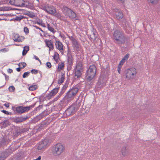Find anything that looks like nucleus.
<instances>
[{
    "instance_id": "1",
    "label": "nucleus",
    "mask_w": 160,
    "mask_h": 160,
    "mask_svg": "<svg viewBox=\"0 0 160 160\" xmlns=\"http://www.w3.org/2000/svg\"><path fill=\"white\" fill-rule=\"evenodd\" d=\"M113 38L115 40V42L118 44H124L127 39L122 32L118 30H116L114 32Z\"/></svg>"
},
{
    "instance_id": "2",
    "label": "nucleus",
    "mask_w": 160,
    "mask_h": 160,
    "mask_svg": "<svg viewBox=\"0 0 160 160\" xmlns=\"http://www.w3.org/2000/svg\"><path fill=\"white\" fill-rule=\"evenodd\" d=\"M65 146L61 143H58L52 147L51 151L52 155L55 157L61 155L65 151Z\"/></svg>"
},
{
    "instance_id": "3",
    "label": "nucleus",
    "mask_w": 160,
    "mask_h": 160,
    "mask_svg": "<svg viewBox=\"0 0 160 160\" xmlns=\"http://www.w3.org/2000/svg\"><path fill=\"white\" fill-rule=\"evenodd\" d=\"M78 91L77 88H73L70 89L67 93L64 98L65 100L68 102L72 100Z\"/></svg>"
},
{
    "instance_id": "4",
    "label": "nucleus",
    "mask_w": 160,
    "mask_h": 160,
    "mask_svg": "<svg viewBox=\"0 0 160 160\" xmlns=\"http://www.w3.org/2000/svg\"><path fill=\"white\" fill-rule=\"evenodd\" d=\"M96 72V68L94 65H90L87 72L88 79L89 80H92L95 77Z\"/></svg>"
},
{
    "instance_id": "5",
    "label": "nucleus",
    "mask_w": 160,
    "mask_h": 160,
    "mask_svg": "<svg viewBox=\"0 0 160 160\" xmlns=\"http://www.w3.org/2000/svg\"><path fill=\"white\" fill-rule=\"evenodd\" d=\"M137 73L136 69L135 68H131L126 71V77L128 79H133Z\"/></svg>"
},
{
    "instance_id": "6",
    "label": "nucleus",
    "mask_w": 160,
    "mask_h": 160,
    "mask_svg": "<svg viewBox=\"0 0 160 160\" xmlns=\"http://www.w3.org/2000/svg\"><path fill=\"white\" fill-rule=\"evenodd\" d=\"M78 107L75 104L72 105L65 111V113L66 115L69 116L73 114L77 110Z\"/></svg>"
},
{
    "instance_id": "7",
    "label": "nucleus",
    "mask_w": 160,
    "mask_h": 160,
    "mask_svg": "<svg viewBox=\"0 0 160 160\" xmlns=\"http://www.w3.org/2000/svg\"><path fill=\"white\" fill-rule=\"evenodd\" d=\"M43 10L51 15H53L56 12V9L54 7L48 5L43 7Z\"/></svg>"
},
{
    "instance_id": "8",
    "label": "nucleus",
    "mask_w": 160,
    "mask_h": 160,
    "mask_svg": "<svg viewBox=\"0 0 160 160\" xmlns=\"http://www.w3.org/2000/svg\"><path fill=\"white\" fill-rule=\"evenodd\" d=\"M49 141L47 139L43 140L39 144L37 149L38 150H43L45 149L48 145Z\"/></svg>"
},
{
    "instance_id": "9",
    "label": "nucleus",
    "mask_w": 160,
    "mask_h": 160,
    "mask_svg": "<svg viewBox=\"0 0 160 160\" xmlns=\"http://www.w3.org/2000/svg\"><path fill=\"white\" fill-rule=\"evenodd\" d=\"M11 153L10 150H7L0 153V160H4L8 157Z\"/></svg>"
},
{
    "instance_id": "10",
    "label": "nucleus",
    "mask_w": 160,
    "mask_h": 160,
    "mask_svg": "<svg viewBox=\"0 0 160 160\" xmlns=\"http://www.w3.org/2000/svg\"><path fill=\"white\" fill-rule=\"evenodd\" d=\"M24 37L20 36L17 34H14L13 36V40L15 42H22L24 40Z\"/></svg>"
},
{
    "instance_id": "11",
    "label": "nucleus",
    "mask_w": 160,
    "mask_h": 160,
    "mask_svg": "<svg viewBox=\"0 0 160 160\" xmlns=\"http://www.w3.org/2000/svg\"><path fill=\"white\" fill-rule=\"evenodd\" d=\"M30 109V107H29L19 106L16 108V111L18 113H22L26 111H28Z\"/></svg>"
},
{
    "instance_id": "12",
    "label": "nucleus",
    "mask_w": 160,
    "mask_h": 160,
    "mask_svg": "<svg viewBox=\"0 0 160 160\" xmlns=\"http://www.w3.org/2000/svg\"><path fill=\"white\" fill-rule=\"evenodd\" d=\"M71 40L73 44V46L75 48L77 51H80L81 49V46L77 40L72 37Z\"/></svg>"
},
{
    "instance_id": "13",
    "label": "nucleus",
    "mask_w": 160,
    "mask_h": 160,
    "mask_svg": "<svg viewBox=\"0 0 160 160\" xmlns=\"http://www.w3.org/2000/svg\"><path fill=\"white\" fill-rule=\"evenodd\" d=\"M15 6L23 7L25 2H27V1L24 0H15Z\"/></svg>"
},
{
    "instance_id": "14",
    "label": "nucleus",
    "mask_w": 160,
    "mask_h": 160,
    "mask_svg": "<svg viewBox=\"0 0 160 160\" xmlns=\"http://www.w3.org/2000/svg\"><path fill=\"white\" fill-rule=\"evenodd\" d=\"M115 14L116 18L118 19H120L122 18L123 15L122 12L119 9H116L115 10Z\"/></svg>"
},
{
    "instance_id": "15",
    "label": "nucleus",
    "mask_w": 160,
    "mask_h": 160,
    "mask_svg": "<svg viewBox=\"0 0 160 160\" xmlns=\"http://www.w3.org/2000/svg\"><path fill=\"white\" fill-rule=\"evenodd\" d=\"M129 148L124 146L122 147L121 150V152L122 155L123 156H127L129 154Z\"/></svg>"
},
{
    "instance_id": "16",
    "label": "nucleus",
    "mask_w": 160,
    "mask_h": 160,
    "mask_svg": "<svg viewBox=\"0 0 160 160\" xmlns=\"http://www.w3.org/2000/svg\"><path fill=\"white\" fill-rule=\"evenodd\" d=\"M56 48L60 51L63 50V46L61 42L59 41H56L55 43Z\"/></svg>"
},
{
    "instance_id": "17",
    "label": "nucleus",
    "mask_w": 160,
    "mask_h": 160,
    "mask_svg": "<svg viewBox=\"0 0 160 160\" xmlns=\"http://www.w3.org/2000/svg\"><path fill=\"white\" fill-rule=\"evenodd\" d=\"M45 42L46 43L47 46L49 48L50 50L52 49L53 48L52 42L51 40H46L45 41Z\"/></svg>"
},
{
    "instance_id": "18",
    "label": "nucleus",
    "mask_w": 160,
    "mask_h": 160,
    "mask_svg": "<svg viewBox=\"0 0 160 160\" xmlns=\"http://www.w3.org/2000/svg\"><path fill=\"white\" fill-rule=\"evenodd\" d=\"M23 7H26L32 9L33 8V5L31 3L27 1V2H25V5H24Z\"/></svg>"
},
{
    "instance_id": "19",
    "label": "nucleus",
    "mask_w": 160,
    "mask_h": 160,
    "mask_svg": "<svg viewBox=\"0 0 160 160\" xmlns=\"http://www.w3.org/2000/svg\"><path fill=\"white\" fill-rule=\"evenodd\" d=\"M67 15L69 18L72 19L75 18L76 16V13L71 10L69 12Z\"/></svg>"
},
{
    "instance_id": "20",
    "label": "nucleus",
    "mask_w": 160,
    "mask_h": 160,
    "mask_svg": "<svg viewBox=\"0 0 160 160\" xmlns=\"http://www.w3.org/2000/svg\"><path fill=\"white\" fill-rule=\"evenodd\" d=\"M58 88H55L53 89L52 90L49 94V95L50 96H53L55 95L58 92Z\"/></svg>"
},
{
    "instance_id": "21",
    "label": "nucleus",
    "mask_w": 160,
    "mask_h": 160,
    "mask_svg": "<svg viewBox=\"0 0 160 160\" xmlns=\"http://www.w3.org/2000/svg\"><path fill=\"white\" fill-rule=\"evenodd\" d=\"M91 38L94 42L97 41V39H98L97 36V33L93 32L92 34L91 35Z\"/></svg>"
},
{
    "instance_id": "22",
    "label": "nucleus",
    "mask_w": 160,
    "mask_h": 160,
    "mask_svg": "<svg viewBox=\"0 0 160 160\" xmlns=\"http://www.w3.org/2000/svg\"><path fill=\"white\" fill-rule=\"evenodd\" d=\"M82 70H78L76 69V71L75 72V76L77 77V78H79L81 75V71Z\"/></svg>"
},
{
    "instance_id": "23",
    "label": "nucleus",
    "mask_w": 160,
    "mask_h": 160,
    "mask_svg": "<svg viewBox=\"0 0 160 160\" xmlns=\"http://www.w3.org/2000/svg\"><path fill=\"white\" fill-rule=\"evenodd\" d=\"M76 69L82 70L83 67L82 63L81 62H78L77 64Z\"/></svg>"
},
{
    "instance_id": "24",
    "label": "nucleus",
    "mask_w": 160,
    "mask_h": 160,
    "mask_svg": "<svg viewBox=\"0 0 160 160\" xmlns=\"http://www.w3.org/2000/svg\"><path fill=\"white\" fill-rule=\"evenodd\" d=\"M29 50V47L28 46H26L24 47V49L22 51V54L23 56L25 55L27 52Z\"/></svg>"
},
{
    "instance_id": "25",
    "label": "nucleus",
    "mask_w": 160,
    "mask_h": 160,
    "mask_svg": "<svg viewBox=\"0 0 160 160\" xmlns=\"http://www.w3.org/2000/svg\"><path fill=\"white\" fill-rule=\"evenodd\" d=\"M65 79V76L63 74L61 76V77L59 78L58 81V84H61L62 83Z\"/></svg>"
},
{
    "instance_id": "26",
    "label": "nucleus",
    "mask_w": 160,
    "mask_h": 160,
    "mask_svg": "<svg viewBox=\"0 0 160 160\" xmlns=\"http://www.w3.org/2000/svg\"><path fill=\"white\" fill-rule=\"evenodd\" d=\"M62 10L63 12L66 13L67 14H68L71 10L67 7H64L62 9Z\"/></svg>"
},
{
    "instance_id": "27",
    "label": "nucleus",
    "mask_w": 160,
    "mask_h": 160,
    "mask_svg": "<svg viewBox=\"0 0 160 160\" xmlns=\"http://www.w3.org/2000/svg\"><path fill=\"white\" fill-rule=\"evenodd\" d=\"M26 118L22 117H20L19 118H17L16 120V121L17 122H20L25 121L26 120Z\"/></svg>"
},
{
    "instance_id": "28",
    "label": "nucleus",
    "mask_w": 160,
    "mask_h": 160,
    "mask_svg": "<svg viewBox=\"0 0 160 160\" xmlns=\"http://www.w3.org/2000/svg\"><path fill=\"white\" fill-rule=\"evenodd\" d=\"M25 18L22 15H19L16 16L15 18H14V20L16 21H20L21 19L23 18Z\"/></svg>"
},
{
    "instance_id": "29",
    "label": "nucleus",
    "mask_w": 160,
    "mask_h": 160,
    "mask_svg": "<svg viewBox=\"0 0 160 160\" xmlns=\"http://www.w3.org/2000/svg\"><path fill=\"white\" fill-rule=\"evenodd\" d=\"M47 28L51 32L53 33L55 32L54 29L52 28V26L49 24H48Z\"/></svg>"
},
{
    "instance_id": "30",
    "label": "nucleus",
    "mask_w": 160,
    "mask_h": 160,
    "mask_svg": "<svg viewBox=\"0 0 160 160\" xmlns=\"http://www.w3.org/2000/svg\"><path fill=\"white\" fill-rule=\"evenodd\" d=\"M18 65L21 68H23L26 66L27 64L25 62H22L19 63Z\"/></svg>"
},
{
    "instance_id": "31",
    "label": "nucleus",
    "mask_w": 160,
    "mask_h": 160,
    "mask_svg": "<svg viewBox=\"0 0 160 160\" xmlns=\"http://www.w3.org/2000/svg\"><path fill=\"white\" fill-rule=\"evenodd\" d=\"M28 16L31 18H32L35 17V14L34 12L29 11L28 12Z\"/></svg>"
},
{
    "instance_id": "32",
    "label": "nucleus",
    "mask_w": 160,
    "mask_h": 160,
    "mask_svg": "<svg viewBox=\"0 0 160 160\" xmlns=\"http://www.w3.org/2000/svg\"><path fill=\"white\" fill-rule=\"evenodd\" d=\"M37 88L36 85H32L29 87V89L31 91H34Z\"/></svg>"
},
{
    "instance_id": "33",
    "label": "nucleus",
    "mask_w": 160,
    "mask_h": 160,
    "mask_svg": "<svg viewBox=\"0 0 160 160\" xmlns=\"http://www.w3.org/2000/svg\"><path fill=\"white\" fill-rule=\"evenodd\" d=\"M149 2L151 3L152 4H156L158 2V0H148Z\"/></svg>"
},
{
    "instance_id": "34",
    "label": "nucleus",
    "mask_w": 160,
    "mask_h": 160,
    "mask_svg": "<svg viewBox=\"0 0 160 160\" xmlns=\"http://www.w3.org/2000/svg\"><path fill=\"white\" fill-rule=\"evenodd\" d=\"M8 89L10 92H12L14 91L15 88L13 86H11Z\"/></svg>"
},
{
    "instance_id": "35",
    "label": "nucleus",
    "mask_w": 160,
    "mask_h": 160,
    "mask_svg": "<svg viewBox=\"0 0 160 160\" xmlns=\"http://www.w3.org/2000/svg\"><path fill=\"white\" fill-rule=\"evenodd\" d=\"M44 113H41L38 116L37 118H39V119L42 118L43 117H44L45 116V115H44Z\"/></svg>"
},
{
    "instance_id": "36",
    "label": "nucleus",
    "mask_w": 160,
    "mask_h": 160,
    "mask_svg": "<svg viewBox=\"0 0 160 160\" xmlns=\"http://www.w3.org/2000/svg\"><path fill=\"white\" fill-rule=\"evenodd\" d=\"M30 73V72H24L23 75V78H25L27 77L29 75Z\"/></svg>"
},
{
    "instance_id": "37",
    "label": "nucleus",
    "mask_w": 160,
    "mask_h": 160,
    "mask_svg": "<svg viewBox=\"0 0 160 160\" xmlns=\"http://www.w3.org/2000/svg\"><path fill=\"white\" fill-rule=\"evenodd\" d=\"M10 125V122L8 121H4L3 125L5 126H8Z\"/></svg>"
},
{
    "instance_id": "38",
    "label": "nucleus",
    "mask_w": 160,
    "mask_h": 160,
    "mask_svg": "<svg viewBox=\"0 0 160 160\" xmlns=\"http://www.w3.org/2000/svg\"><path fill=\"white\" fill-rule=\"evenodd\" d=\"M15 0H9V3L12 5L15 6Z\"/></svg>"
},
{
    "instance_id": "39",
    "label": "nucleus",
    "mask_w": 160,
    "mask_h": 160,
    "mask_svg": "<svg viewBox=\"0 0 160 160\" xmlns=\"http://www.w3.org/2000/svg\"><path fill=\"white\" fill-rule=\"evenodd\" d=\"M54 16L58 18H60L61 17V15L59 12H55Z\"/></svg>"
},
{
    "instance_id": "40",
    "label": "nucleus",
    "mask_w": 160,
    "mask_h": 160,
    "mask_svg": "<svg viewBox=\"0 0 160 160\" xmlns=\"http://www.w3.org/2000/svg\"><path fill=\"white\" fill-rule=\"evenodd\" d=\"M64 67V66L62 64H61L58 65V69L59 70H62Z\"/></svg>"
},
{
    "instance_id": "41",
    "label": "nucleus",
    "mask_w": 160,
    "mask_h": 160,
    "mask_svg": "<svg viewBox=\"0 0 160 160\" xmlns=\"http://www.w3.org/2000/svg\"><path fill=\"white\" fill-rule=\"evenodd\" d=\"M129 55L128 54H127L122 59H123L124 61L126 60H127L128 59V58H129Z\"/></svg>"
},
{
    "instance_id": "42",
    "label": "nucleus",
    "mask_w": 160,
    "mask_h": 160,
    "mask_svg": "<svg viewBox=\"0 0 160 160\" xmlns=\"http://www.w3.org/2000/svg\"><path fill=\"white\" fill-rule=\"evenodd\" d=\"M24 31L26 33H28V32L29 30L28 28L27 27H24Z\"/></svg>"
},
{
    "instance_id": "43",
    "label": "nucleus",
    "mask_w": 160,
    "mask_h": 160,
    "mask_svg": "<svg viewBox=\"0 0 160 160\" xmlns=\"http://www.w3.org/2000/svg\"><path fill=\"white\" fill-rule=\"evenodd\" d=\"M38 71L35 69H32L31 71V72L33 74H36L38 73Z\"/></svg>"
},
{
    "instance_id": "44",
    "label": "nucleus",
    "mask_w": 160,
    "mask_h": 160,
    "mask_svg": "<svg viewBox=\"0 0 160 160\" xmlns=\"http://www.w3.org/2000/svg\"><path fill=\"white\" fill-rule=\"evenodd\" d=\"M46 65L49 68H51L52 65L51 64L50 62H48L47 63Z\"/></svg>"
},
{
    "instance_id": "45",
    "label": "nucleus",
    "mask_w": 160,
    "mask_h": 160,
    "mask_svg": "<svg viewBox=\"0 0 160 160\" xmlns=\"http://www.w3.org/2000/svg\"><path fill=\"white\" fill-rule=\"evenodd\" d=\"M122 66L120 65H118V72L120 74V70Z\"/></svg>"
},
{
    "instance_id": "46",
    "label": "nucleus",
    "mask_w": 160,
    "mask_h": 160,
    "mask_svg": "<svg viewBox=\"0 0 160 160\" xmlns=\"http://www.w3.org/2000/svg\"><path fill=\"white\" fill-rule=\"evenodd\" d=\"M124 62L125 61L123 59H122V60L120 62V63L118 65H120L121 66H122V65L123 64Z\"/></svg>"
},
{
    "instance_id": "47",
    "label": "nucleus",
    "mask_w": 160,
    "mask_h": 160,
    "mask_svg": "<svg viewBox=\"0 0 160 160\" xmlns=\"http://www.w3.org/2000/svg\"><path fill=\"white\" fill-rule=\"evenodd\" d=\"M2 112H3L5 114H9V113L8 112L6 111V110H3L2 111Z\"/></svg>"
},
{
    "instance_id": "48",
    "label": "nucleus",
    "mask_w": 160,
    "mask_h": 160,
    "mask_svg": "<svg viewBox=\"0 0 160 160\" xmlns=\"http://www.w3.org/2000/svg\"><path fill=\"white\" fill-rule=\"evenodd\" d=\"M7 10L6 9V8L5 7H2V8H0V11H6Z\"/></svg>"
},
{
    "instance_id": "49",
    "label": "nucleus",
    "mask_w": 160,
    "mask_h": 160,
    "mask_svg": "<svg viewBox=\"0 0 160 160\" xmlns=\"http://www.w3.org/2000/svg\"><path fill=\"white\" fill-rule=\"evenodd\" d=\"M8 50H7L6 49V48H3L2 49H1L0 50V51L1 52H7L8 51Z\"/></svg>"
},
{
    "instance_id": "50",
    "label": "nucleus",
    "mask_w": 160,
    "mask_h": 160,
    "mask_svg": "<svg viewBox=\"0 0 160 160\" xmlns=\"http://www.w3.org/2000/svg\"><path fill=\"white\" fill-rule=\"evenodd\" d=\"M34 27H35L36 28L39 29L40 30H41L42 32H43V31L41 29V28H39V27L37 26H34Z\"/></svg>"
},
{
    "instance_id": "51",
    "label": "nucleus",
    "mask_w": 160,
    "mask_h": 160,
    "mask_svg": "<svg viewBox=\"0 0 160 160\" xmlns=\"http://www.w3.org/2000/svg\"><path fill=\"white\" fill-rule=\"evenodd\" d=\"M29 12V11H24V12H23V14L25 15H28V12Z\"/></svg>"
},
{
    "instance_id": "52",
    "label": "nucleus",
    "mask_w": 160,
    "mask_h": 160,
    "mask_svg": "<svg viewBox=\"0 0 160 160\" xmlns=\"http://www.w3.org/2000/svg\"><path fill=\"white\" fill-rule=\"evenodd\" d=\"M35 58L37 60H38L40 62V63H41V61L40 60V59H39V58L37 57L36 56H35Z\"/></svg>"
},
{
    "instance_id": "53",
    "label": "nucleus",
    "mask_w": 160,
    "mask_h": 160,
    "mask_svg": "<svg viewBox=\"0 0 160 160\" xmlns=\"http://www.w3.org/2000/svg\"><path fill=\"white\" fill-rule=\"evenodd\" d=\"M8 72L9 73H11L12 72V70L11 69H8Z\"/></svg>"
},
{
    "instance_id": "54",
    "label": "nucleus",
    "mask_w": 160,
    "mask_h": 160,
    "mask_svg": "<svg viewBox=\"0 0 160 160\" xmlns=\"http://www.w3.org/2000/svg\"><path fill=\"white\" fill-rule=\"evenodd\" d=\"M4 105L5 107H6L7 108H8L9 107V103H5Z\"/></svg>"
},
{
    "instance_id": "55",
    "label": "nucleus",
    "mask_w": 160,
    "mask_h": 160,
    "mask_svg": "<svg viewBox=\"0 0 160 160\" xmlns=\"http://www.w3.org/2000/svg\"><path fill=\"white\" fill-rule=\"evenodd\" d=\"M20 69H21V68H20V67H19V68H17L16 70L17 71L19 72L20 71Z\"/></svg>"
},
{
    "instance_id": "56",
    "label": "nucleus",
    "mask_w": 160,
    "mask_h": 160,
    "mask_svg": "<svg viewBox=\"0 0 160 160\" xmlns=\"http://www.w3.org/2000/svg\"><path fill=\"white\" fill-rule=\"evenodd\" d=\"M72 60V59H71L70 58H69V59H68V61H71V62Z\"/></svg>"
},
{
    "instance_id": "57",
    "label": "nucleus",
    "mask_w": 160,
    "mask_h": 160,
    "mask_svg": "<svg viewBox=\"0 0 160 160\" xmlns=\"http://www.w3.org/2000/svg\"><path fill=\"white\" fill-rule=\"evenodd\" d=\"M92 1H95V0H91Z\"/></svg>"
},
{
    "instance_id": "58",
    "label": "nucleus",
    "mask_w": 160,
    "mask_h": 160,
    "mask_svg": "<svg viewBox=\"0 0 160 160\" xmlns=\"http://www.w3.org/2000/svg\"><path fill=\"white\" fill-rule=\"evenodd\" d=\"M38 24H40V23H39V22H38Z\"/></svg>"
}]
</instances>
